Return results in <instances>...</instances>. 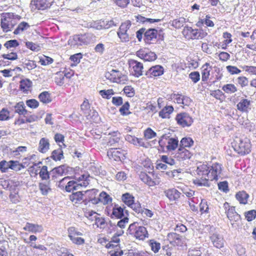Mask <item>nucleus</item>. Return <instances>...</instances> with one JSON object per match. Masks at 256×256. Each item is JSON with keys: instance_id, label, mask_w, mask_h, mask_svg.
Here are the masks:
<instances>
[{"instance_id": "nucleus-53", "label": "nucleus", "mask_w": 256, "mask_h": 256, "mask_svg": "<svg viewBox=\"0 0 256 256\" xmlns=\"http://www.w3.org/2000/svg\"><path fill=\"white\" fill-rule=\"evenodd\" d=\"M144 137L146 140L152 139L156 136V134L151 128H147L144 132Z\"/></svg>"}, {"instance_id": "nucleus-12", "label": "nucleus", "mask_w": 256, "mask_h": 256, "mask_svg": "<svg viewBox=\"0 0 256 256\" xmlns=\"http://www.w3.org/2000/svg\"><path fill=\"white\" fill-rule=\"evenodd\" d=\"M54 0H34L30 2L32 8L36 10H44L50 8Z\"/></svg>"}, {"instance_id": "nucleus-63", "label": "nucleus", "mask_w": 256, "mask_h": 256, "mask_svg": "<svg viewBox=\"0 0 256 256\" xmlns=\"http://www.w3.org/2000/svg\"><path fill=\"white\" fill-rule=\"evenodd\" d=\"M189 78L192 80L194 83L196 84L200 80V74L198 72H193L189 74Z\"/></svg>"}, {"instance_id": "nucleus-39", "label": "nucleus", "mask_w": 256, "mask_h": 256, "mask_svg": "<svg viewBox=\"0 0 256 256\" xmlns=\"http://www.w3.org/2000/svg\"><path fill=\"white\" fill-rule=\"evenodd\" d=\"M209 66V64L206 63L205 64H204L202 67V80L203 82L206 81L210 76V69L208 68V66Z\"/></svg>"}, {"instance_id": "nucleus-55", "label": "nucleus", "mask_w": 256, "mask_h": 256, "mask_svg": "<svg viewBox=\"0 0 256 256\" xmlns=\"http://www.w3.org/2000/svg\"><path fill=\"white\" fill-rule=\"evenodd\" d=\"M25 44L26 47L32 51L38 52L40 50V46L38 44L28 41L26 42Z\"/></svg>"}, {"instance_id": "nucleus-17", "label": "nucleus", "mask_w": 256, "mask_h": 256, "mask_svg": "<svg viewBox=\"0 0 256 256\" xmlns=\"http://www.w3.org/2000/svg\"><path fill=\"white\" fill-rule=\"evenodd\" d=\"M88 184V182H84L82 183H78L74 180H70L67 182L65 186V190L68 192H74V190H80L82 186H86Z\"/></svg>"}, {"instance_id": "nucleus-16", "label": "nucleus", "mask_w": 256, "mask_h": 256, "mask_svg": "<svg viewBox=\"0 0 256 256\" xmlns=\"http://www.w3.org/2000/svg\"><path fill=\"white\" fill-rule=\"evenodd\" d=\"M158 30L154 28H150L144 34V40L146 43L150 44L156 41Z\"/></svg>"}, {"instance_id": "nucleus-60", "label": "nucleus", "mask_w": 256, "mask_h": 256, "mask_svg": "<svg viewBox=\"0 0 256 256\" xmlns=\"http://www.w3.org/2000/svg\"><path fill=\"white\" fill-rule=\"evenodd\" d=\"M8 168H10V161L2 160L0 162V170L2 172H6Z\"/></svg>"}, {"instance_id": "nucleus-20", "label": "nucleus", "mask_w": 256, "mask_h": 256, "mask_svg": "<svg viewBox=\"0 0 256 256\" xmlns=\"http://www.w3.org/2000/svg\"><path fill=\"white\" fill-rule=\"evenodd\" d=\"M251 102L248 99L242 98L236 104L237 109L242 112H247L250 110Z\"/></svg>"}, {"instance_id": "nucleus-42", "label": "nucleus", "mask_w": 256, "mask_h": 256, "mask_svg": "<svg viewBox=\"0 0 256 256\" xmlns=\"http://www.w3.org/2000/svg\"><path fill=\"white\" fill-rule=\"evenodd\" d=\"M122 199V202L128 206L134 202V197L129 193L123 194Z\"/></svg>"}, {"instance_id": "nucleus-51", "label": "nucleus", "mask_w": 256, "mask_h": 256, "mask_svg": "<svg viewBox=\"0 0 256 256\" xmlns=\"http://www.w3.org/2000/svg\"><path fill=\"white\" fill-rule=\"evenodd\" d=\"M222 90L227 94H232L237 91L236 86L233 84H225L222 86Z\"/></svg>"}, {"instance_id": "nucleus-59", "label": "nucleus", "mask_w": 256, "mask_h": 256, "mask_svg": "<svg viewBox=\"0 0 256 256\" xmlns=\"http://www.w3.org/2000/svg\"><path fill=\"white\" fill-rule=\"evenodd\" d=\"M130 108V104L128 102H126L120 108V112L122 116H126L130 112H128Z\"/></svg>"}, {"instance_id": "nucleus-31", "label": "nucleus", "mask_w": 256, "mask_h": 256, "mask_svg": "<svg viewBox=\"0 0 256 256\" xmlns=\"http://www.w3.org/2000/svg\"><path fill=\"white\" fill-rule=\"evenodd\" d=\"M38 186L42 194L44 196L47 195L48 192L51 190L50 182H40Z\"/></svg>"}, {"instance_id": "nucleus-45", "label": "nucleus", "mask_w": 256, "mask_h": 256, "mask_svg": "<svg viewBox=\"0 0 256 256\" xmlns=\"http://www.w3.org/2000/svg\"><path fill=\"white\" fill-rule=\"evenodd\" d=\"M6 52V53H4L1 55V58L10 60H14L18 59V56L16 52H9L8 51Z\"/></svg>"}, {"instance_id": "nucleus-15", "label": "nucleus", "mask_w": 256, "mask_h": 256, "mask_svg": "<svg viewBox=\"0 0 256 256\" xmlns=\"http://www.w3.org/2000/svg\"><path fill=\"white\" fill-rule=\"evenodd\" d=\"M209 169L210 176V180H217L218 177L220 176V175L222 170V165L218 163H214L212 166H209Z\"/></svg>"}, {"instance_id": "nucleus-1", "label": "nucleus", "mask_w": 256, "mask_h": 256, "mask_svg": "<svg viewBox=\"0 0 256 256\" xmlns=\"http://www.w3.org/2000/svg\"><path fill=\"white\" fill-rule=\"evenodd\" d=\"M196 173L198 177L194 180V184L198 186L209 187L210 177L209 166L204 164H200L197 168Z\"/></svg>"}, {"instance_id": "nucleus-9", "label": "nucleus", "mask_w": 256, "mask_h": 256, "mask_svg": "<svg viewBox=\"0 0 256 256\" xmlns=\"http://www.w3.org/2000/svg\"><path fill=\"white\" fill-rule=\"evenodd\" d=\"M14 16L13 13L4 12L1 14L0 24L4 32H6L11 31L14 26L12 20Z\"/></svg>"}, {"instance_id": "nucleus-28", "label": "nucleus", "mask_w": 256, "mask_h": 256, "mask_svg": "<svg viewBox=\"0 0 256 256\" xmlns=\"http://www.w3.org/2000/svg\"><path fill=\"white\" fill-rule=\"evenodd\" d=\"M49 147L48 140L44 138H41L39 142L38 150L42 153H44L48 151Z\"/></svg>"}, {"instance_id": "nucleus-48", "label": "nucleus", "mask_w": 256, "mask_h": 256, "mask_svg": "<svg viewBox=\"0 0 256 256\" xmlns=\"http://www.w3.org/2000/svg\"><path fill=\"white\" fill-rule=\"evenodd\" d=\"M160 160L166 164L170 166H174L176 164V162L175 160H174L171 156H168L163 155L161 156Z\"/></svg>"}, {"instance_id": "nucleus-3", "label": "nucleus", "mask_w": 256, "mask_h": 256, "mask_svg": "<svg viewBox=\"0 0 256 256\" xmlns=\"http://www.w3.org/2000/svg\"><path fill=\"white\" fill-rule=\"evenodd\" d=\"M131 26L130 20H126L121 24L117 31V35L122 42H128L134 36V34L130 32Z\"/></svg>"}, {"instance_id": "nucleus-47", "label": "nucleus", "mask_w": 256, "mask_h": 256, "mask_svg": "<svg viewBox=\"0 0 256 256\" xmlns=\"http://www.w3.org/2000/svg\"><path fill=\"white\" fill-rule=\"evenodd\" d=\"M98 200L104 204H108L112 202V199L106 192H102L99 195Z\"/></svg>"}, {"instance_id": "nucleus-5", "label": "nucleus", "mask_w": 256, "mask_h": 256, "mask_svg": "<svg viewBox=\"0 0 256 256\" xmlns=\"http://www.w3.org/2000/svg\"><path fill=\"white\" fill-rule=\"evenodd\" d=\"M127 232L128 234L134 236L139 240H144L148 236L146 228L142 226H138L136 223L130 224Z\"/></svg>"}, {"instance_id": "nucleus-57", "label": "nucleus", "mask_w": 256, "mask_h": 256, "mask_svg": "<svg viewBox=\"0 0 256 256\" xmlns=\"http://www.w3.org/2000/svg\"><path fill=\"white\" fill-rule=\"evenodd\" d=\"M123 91L126 95L130 98L133 97L135 94V90L131 86H125L123 89Z\"/></svg>"}, {"instance_id": "nucleus-34", "label": "nucleus", "mask_w": 256, "mask_h": 256, "mask_svg": "<svg viewBox=\"0 0 256 256\" xmlns=\"http://www.w3.org/2000/svg\"><path fill=\"white\" fill-rule=\"evenodd\" d=\"M24 102H20L14 106L15 112L18 113L20 115H25L27 114V110L25 108Z\"/></svg>"}, {"instance_id": "nucleus-61", "label": "nucleus", "mask_w": 256, "mask_h": 256, "mask_svg": "<svg viewBox=\"0 0 256 256\" xmlns=\"http://www.w3.org/2000/svg\"><path fill=\"white\" fill-rule=\"evenodd\" d=\"M150 246L152 250L155 253L158 252L160 248V244L153 240H150Z\"/></svg>"}, {"instance_id": "nucleus-19", "label": "nucleus", "mask_w": 256, "mask_h": 256, "mask_svg": "<svg viewBox=\"0 0 256 256\" xmlns=\"http://www.w3.org/2000/svg\"><path fill=\"white\" fill-rule=\"evenodd\" d=\"M125 140L134 146H141L145 148H148L147 144L145 143L142 138H138L134 136L126 134L125 136Z\"/></svg>"}, {"instance_id": "nucleus-10", "label": "nucleus", "mask_w": 256, "mask_h": 256, "mask_svg": "<svg viewBox=\"0 0 256 256\" xmlns=\"http://www.w3.org/2000/svg\"><path fill=\"white\" fill-rule=\"evenodd\" d=\"M176 120L178 124L183 128L190 126L193 122L192 118L186 112L178 114L176 117Z\"/></svg>"}, {"instance_id": "nucleus-44", "label": "nucleus", "mask_w": 256, "mask_h": 256, "mask_svg": "<svg viewBox=\"0 0 256 256\" xmlns=\"http://www.w3.org/2000/svg\"><path fill=\"white\" fill-rule=\"evenodd\" d=\"M38 98L40 100L44 103L48 104L52 101L50 94L48 92H44L39 94Z\"/></svg>"}, {"instance_id": "nucleus-30", "label": "nucleus", "mask_w": 256, "mask_h": 256, "mask_svg": "<svg viewBox=\"0 0 256 256\" xmlns=\"http://www.w3.org/2000/svg\"><path fill=\"white\" fill-rule=\"evenodd\" d=\"M174 111L172 106H166L159 112V116L162 118H169L170 114Z\"/></svg>"}, {"instance_id": "nucleus-56", "label": "nucleus", "mask_w": 256, "mask_h": 256, "mask_svg": "<svg viewBox=\"0 0 256 256\" xmlns=\"http://www.w3.org/2000/svg\"><path fill=\"white\" fill-rule=\"evenodd\" d=\"M68 236L69 238H72V236H82L83 234L78 232V230L73 226H71L68 228Z\"/></svg>"}, {"instance_id": "nucleus-13", "label": "nucleus", "mask_w": 256, "mask_h": 256, "mask_svg": "<svg viewBox=\"0 0 256 256\" xmlns=\"http://www.w3.org/2000/svg\"><path fill=\"white\" fill-rule=\"evenodd\" d=\"M129 64L134 76L138 78L142 75L144 66L142 62L136 60H131L129 62Z\"/></svg>"}, {"instance_id": "nucleus-2", "label": "nucleus", "mask_w": 256, "mask_h": 256, "mask_svg": "<svg viewBox=\"0 0 256 256\" xmlns=\"http://www.w3.org/2000/svg\"><path fill=\"white\" fill-rule=\"evenodd\" d=\"M234 150L238 154L244 155L249 154L251 151L250 140L247 138H236L232 143Z\"/></svg>"}, {"instance_id": "nucleus-58", "label": "nucleus", "mask_w": 256, "mask_h": 256, "mask_svg": "<svg viewBox=\"0 0 256 256\" xmlns=\"http://www.w3.org/2000/svg\"><path fill=\"white\" fill-rule=\"evenodd\" d=\"M10 169L15 171H19L24 168L23 165L20 164L18 161L10 160Z\"/></svg>"}, {"instance_id": "nucleus-14", "label": "nucleus", "mask_w": 256, "mask_h": 256, "mask_svg": "<svg viewBox=\"0 0 256 256\" xmlns=\"http://www.w3.org/2000/svg\"><path fill=\"white\" fill-rule=\"evenodd\" d=\"M136 56L144 61H154L156 58V55L154 52L146 48H142L136 52Z\"/></svg>"}, {"instance_id": "nucleus-18", "label": "nucleus", "mask_w": 256, "mask_h": 256, "mask_svg": "<svg viewBox=\"0 0 256 256\" xmlns=\"http://www.w3.org/2000/svg\"><path fill=\"white\" fill-rule=\"evenodd\" d=\"M164 69L160 65H156L151 67L146 72V76L148 78L158 76L164 74Z\"/></svg>"}, {"instance_id": "nucleus-50", "label": "nucleus", "mask_w": 256, "mask_h": 256, "mask_svg": "<svg viewBox=\"0 0 256 256\" xmlns=\"http://www.w3.org/2000/svg\"><path fill=\"white\" fill-rule=\"evenodd\" d=\"M39 175L42 180H47L50 178V174L48 171V167L46 166H42L39 172Z\"/></svg>"}, {"instance_id": "nucleus-26", "label": "nucleus", "mask_w": 256, "mask_h": 256, "mask_svg": "<svg viewBox=\"0 0 256 256\" xmlns=\"http://www.w3.org/2000/svg\"><path fill=\"white\" fill-rule=\"evenodd\" d=\"M140 178L144 184H146L149 186H153L156 184V182L152 180V178L145 172H140Z\"/></svg>"}, {"instance_id": "nucleus-43", "label": "nucleus", "mask_w": 256, "mask_h": 256, "mask_svg": "<svg viewBox=\"0 0 256 256\" xmlns=\"http://www.w3.org/2000/svg\"><path fill=\"white\" fill-rule=\"evenodd\" d=\"M64 165H62L58 167L55 168L51 171L50 174H57L58 176H62L67 172Z\"/></svg>"}, {"instance_id": "nucleus-37", "label": "nucleus", "mask_w": 256, "mask_h": 256, "mask_svg": "<svg viewBox=\"0 0 256 256\" xmlns=\"http://www.w3.org/2000/svg\"><path fill=\"white\" fill-rule=\"evenodd\" d=\"M57 256H74L70 250L64 247H58L56 250Z\"/></svg>"}, {"instance_id": "nucleus-21", "label": "nucleus", "mask_w": 256, "mask_h": 256, "mask_svg": "<svg viewBox=\"0 0 256 256\" xmlns=\"http://www.w3.org/2000/svg\"><path fill=\"white\" fill-rule=\"evenodd\" d=\"M192 156L191 152L184 147H180L176 156L179 160H185L190 159Z\"/></svg>"}, {"instance_id": "nucleus-24", "label": "nucleus", "mask_w": 256, "mask_h": 256, "mask_svg": "<svg viewBox=\"0 0 256 256\" xmlns=\"http://www.w3.org/2000/svg\"><path fill=\"white\" fill-rule=\"evenodd\" d=\"M82 191H78L73 192L70 195V200L74 204L81 203L84 200V195Z\"/></svg>"}, {"instance_id": "nucleus-27", "label": "nucleus", "mask_w": 256, "mask_h": 256, "mask_svg": "<svg viewBox=\"0 0 256 256\" xmlns=\"http://www.w3.org/2000/svg\"><path fill=\"white\" fill-rule=\"evenodd\" d=\"M19 46V42L16 40H10L6 41L4 44L2 50L6 49L4 52L12 50L13 48H16Z\"/></svg>"}, {"instance_id": "nucleus-36", "label": "nucleus", "mask_w": 256, "mask_h": 256, "mask_svg": "<svg viewBox=\"0 0 256 256\" xmlns=\"http://www.w3.org/2000/svg\"><path fill=\"white\" fill-rule=\"evenodd\" d=\"M81 36V41L82 44L84 45H87L94 40V36L90 33L84 34H80Z\"/></svg>"}, {"instance_id": "nucleus-33", "label": "nucleus", "mask_w": 256, "mask_h": 256, "mask_svg": "<svg viewBox=\"0 0 256 256\" xmlns=\"http://www.w3.org/2000/svg\"><path fill=\"white\" fill-rule=\"evenodd\" d=\"M248 196V194L244 191L239 192L236 195L238 200L240 204H246L247 203Z\"/></svg>"}, {"instance_id": "nucleus-4", "label": "nucleus", "mask_w": 256, "mask_h": 256, "mask_svg": "<svg viewBox=\"0 0 256 256\" xmlns=\"http://www.w3.org/2000/svg\"><path fill=\"white\" fill-rule=\"evenodd\" d=\"M206 230L208 233V236L213 246L218 248L224 246V240L222 236L220 234L218 230L213 226H206Z\"/></svg>"}, {"instance_id": "nucleus-32", "label": "nucleus", "mask_w": 256, "mask_h": 256, "mask_svg": "<svg viewBox=\"0 0 256 256\" xmlns=\"http://www.w3.org/2000/svg\"><path fill=\"white\" fill-rule=\"evenodd\" d=\"M168 239L170 240V242H174L177 245L180 244L182 242V237L179 234L172 232L168 234Z\"/></svg>"}, {"instance_id": "nucleus-35", "label": "nucleus", "mask_w": 256, "mask_h": 256, "mask_svg": "<svg viewBox=\"0 0 256 256\" xmlns=\"http://www.w3.org/2000/svg\"><path fill=\"white\" fill-rule=\"evenodd\" d=\"M178 144V138H171L168 140L166 148L168 150H174L177 148Z\"/></svg>"}, {"instance_id": "nucleus-25", "label": "nucleus", "mask_w": 256, "mask_h": 256, "mask_svg": "<svg viewBox=\"0 0 256 256\" xmlns=\"http://www.w3.org/2000/svg\"><path fill=\"white\" fill-rule=\"evenodd\" d=\"M68 44L73 48H77L79 46L83 45L81 41V36L80 34L74 35L70 38L68 42Z\"/></svg>"}, {"instance_id": "nucleus-22", "label": "nucleus", "mask_w": 256, "mask_h": 256, "mask_svg": "<svg viewBox=\"0 0 256 256\" xmlns=\"http://www.w3.org/2000/svg\"><path fill=\"white\" fill-rule=\"evenodd\" d=\"M166 197L170 201H177L180 198L181 193L176 188H170L164 191Z\"/></svg>"}, {"instance_id": "nucleus-7", "label": "nucleus", "mask_w": 256, "mask_h": 256, "mask_svg": "<svg viewBox=\"0 0 256 256\" xmlns=\"http://www.w3.org/2000/svg\"><path fill=\"white\" fill-rule=\"evenodd\" d=\"M105 77L110 82L120 84H124L128 80L126 76L122 74L120 71L114 69L110 72H106Z\"/></svg>"}, {"instance_id": "nucleus-38", "label": "nucleus", "mask_w": 256, "mask_h": 256, "mask_svg": "<svg viewBox=\"0 0 256 256\" xmlns=\"http://www.w3.org/2000/svg\"><path fill=\"white\" fill-rule=\"evenodd\" d=\"M51 158L54 160H60L64 158L63 152L61 148L55 150L52 152Z\"/></svg>"}, {"instance_id": "nucleus-49", "label": "nucleus", "mask_w": 256, "mask_h": 256, "mask_svg": "<svg viewBox=\"0 0 256 256\" xmlns=\"http://www.w3.org/2000/svg\"><path fill=\"white\" fill-rule=\"evenodd\" d=\"M29 26H30L27 22H22L18 25L16 28L14 30V34H18L24 30H26L28 28H29Z\"/></svg>"}, {"instance_id": "nucleus-62", "label": "nucleus", "mask_w": 256, "mask_h": 256, "mask_svg": "<svg viewBox=\"0 0 256 256\" xmlns=\"http://www.w3.org/2000/svg\"><path fill=\"white\" fill-rule=\"evenodd\" d=\"M10 118V112L4 108L0 112V120H7Z\"/></svg>"}, {"instance_id": "nucleus-64", "label": "nucleus", "mask_w": 256, "mask_h": 256, "mask_svg": "<svg viewBox=\"0 0 256 256\" xmlns=\"http://www.w3.org/2000/svg\"><path fill=\"white\" fill-rule=\"evenodd\" d=\"M246 218L250 222L254 220L256 216V210H251L245 213Z\"/></svg>"}, {"instance_id": "nucleus-29", "label": "nucleus", "mask_w": 256, "mask_h": 256, "mask_svg": "<svg viewBox=\"0 0 256 256\" xmlns=\"http://www.w3.org/2000/svg\"><path fill=\"white\" fill-rule=\"evenodd\" d=\"M123 216H124V208L120 206H115L112 209V217L121 218Z\"/></svg>"}, {"instance_id": "nucleus-41", "label": "nucleus", "mask_w": 256, "mask_h": 256, "mask_svg": "<svg viewBox=\"0 0 256 256\" xmlns=\"http://www.w3.org/2000/svg\"><path fill=\"white\" fill-rule=\"evenodd\" d=\"M186 22V20L184 18H180L172 22V26L176 28H180L184 26Z\"/></svg>"}, {"instance_id": "nucleus-6", "label": "nucleus", "mask_w": 256, "mask_h": 256, "mask_svg": "<svg viewBox=\"0 0 256 256\" xmlns=\"http://www.w3.org/2000/svg\"><path fill=\"white\" fill-rule=\"evenodd\" d=\"M224 208L232 226L236 228L238 226L236 222L240 220V215L236 212L235 207L230 206L226 202L224 204Z\"/></svg>"}, {"instance_id": "nucleus-40", "label": "nucleus", "mask_w": 256, "mask_h": 256, "mask_svg": "<svg viewBox=\"0 0 256 256\" xmlns=\"http://www.w3.org/2000/svg\"><path fill=\"white\" fill-rule=\"evenodd\" d=\"M32 85V82L28 79L22 80L20 82V88L23 92H27L29 90Z\"/></svg>"}, {"instance_id": "nucleus-54", "label": "nucleus", "mask_w": 256, "mask_h": 256, "mask_svg": "<svg viewBox=\"0 0 256 256\" xmlns=\"http://www.w3.org/2000/svg\"><path fill=\"white\" fill-rule=\"evenodd\" d=\"M67 76L66 74H64L63 73H57L54 78L56 83L58 86H62L64 83V78Z\"/></svg>"}, {"instance_id": "nucleus-46", "label": "nucleus", "mask_w": 256, "mask_h": 256, "mask_svg": "<svg viewBox=\"0 0 256 256\" xmlns=\"http://www.w3.org/2000/svg\"><path fill=\"white\" fill-rule=\"evenodd\" d=\"M194 144V141L190 138H184L180 142V147L190 148Z\"/></svg>"}, {"instance_id": "nucleus-52", "label": "nucleus", "mask_w": 256, "mask_h": 256, "mask_svg": "<svg viewBox=\"0 0 256 256\" xmlns=\"http://www.w3.org/2000/svg\"><path fill=\"white\" fill-rule=\"evenodd\" d=\"M99 93L102 98L108 100L114 94V92L112 89L100 90Z\"/></svg>"}, {"instance_id": "nucleus-11", "label": "nucleus", "mask_w": 256, "mask_h": 256, "mask_svg": "<svg viewBox=\"0 0 256 256\" xmlns=\"http://www.w3.org/2000/svg\"><path fill=\"white\" fill-rule=\"evenodd\" d=\"M126 152L124 150L117 148H110L107 152V155L110 158H113L114 160H122L125 158Z\"/></svg>"}, {"instance_id": "nucleus-23", "label": "nucleus", "mask_w": 256, "mask_h": 256, "mask_svg": "<svg viewBox=\"0 0 256 256\" xmlns=\"http://www.w3.org/2000/svg\"><path fill=\"white\" fill-rule=\"evenodd\" d=\"M23 229L32 233L41 232L44 230L42 226L30 222H26Z\"/></svg>"}, {"instance_id": "nucleus-8", "label": "nucleus", "mask_w": 256, "mask_h": 256, "mask_svg": "<svg viewBox=\"0 0 256 256\" xmlns=\"http://www.w3.org/2000/svg\"><path fill=\"white\" fill-rule=\"evenodd\" d=\"M182 34L186 38L190 40L201 39L204 38L206 33L198 29H192L191 27L184 26Z\"/></svg>"}]
</instances>
